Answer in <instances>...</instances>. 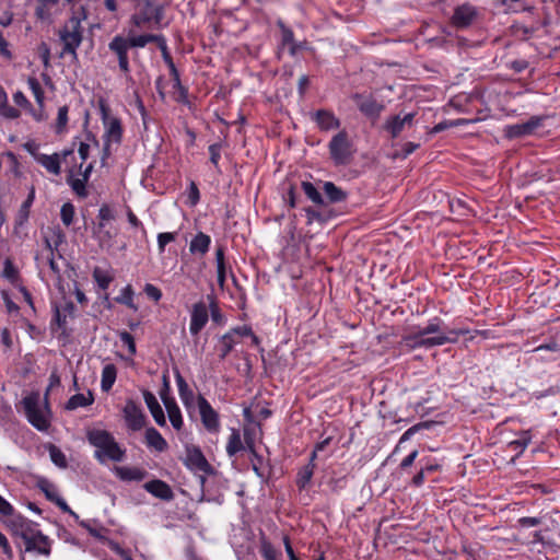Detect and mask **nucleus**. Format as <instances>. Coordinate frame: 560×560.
I'll return each mask as SVG.
<instances>
[{"label": "nucleus", "instance_id": "obj_5", "mask_svg": "<svg viewBox=\"0 0 560 560\" xmlns=\"http://www.w3.org/2000/svg\"><path fill=\"white\" fill-rule=\"evenodd\" d=\"M329 155L334 164L348 165L353 160L355 149L346 130L335 135L328 144Z\"/></svg>", "mask_w": 560, "mask_h": 560}, {"label": "nucleus", "instance_id": "obj_52", "mask_svg": "<svg viewBox=\"0 0 560 560\" xmlns=\"http://www.w3.org/2000/svg\"><path fill=\"white\" fill-rule=\"evenodd\" d=\"M38 54L42 58L44 67L47 69L50 67V49L46 43H40L38 46Z\"/></svg>", "mask_w": 560, "mask_h": 560}, {"label": "nucleus", "instance_id": "obj_14", "mask_svg": "<svg viewBox=\"0 0 560 560\" xmlns=\"http://www.w3.org/2000/svg\"><path fill=\"white\" fill-rule=\"evenodd\" d=\"M540 126V118L532 117L528 121L508 126L504 130L508 138H517L530 135Z\"/></svg>", "mask_w": 560, "mask_h": 560}, {"label": "nucleus", "instance_id": "obj_23", "mask_svg": "<svg viewBox=\"0 0 560 560\" xmlns=\"http://www.w3.org/2000/svg\"><path fill=\"white\" fill-rule=\"evenodd\" d=\"M161 397H162V400L167 410V415H168L172 425L176 430H179L183 425V419H182V413H180L178 406L176 405L174 399L168 398V397L164 396L163 394H161Z\"/></svg>", "mask_w": 560, "mask_h": 560}, {"label": "nucleus", "instance_id": "obj_58", "mask_svg": "<svg viewBox=\"0 0 560 560\" xmlns=\"http://www.w3.org/2000/svg\"><path fill=\"white\" fill-rule=\"evenodd\" d=\"M158 46H159V48L162 51V55H163V58H164L165 62L167 65H172L173 63V59H172V57H171V55L168 52L166 40H165V38L163 36L160 39V42L158 43Z\"/></svg>", "mask_w": 560, "mask_h": 560}, {"label": "nucleus", "instance_id": "obj_21", "mask_svg": "<svg viewBox=\"0 0 560 560\" xmlns=\"http://www.w3.org/2000/svg\"><path fill=\"white\" fill-rule=\"evenodd\" d=\"M105 126L107 138L105 143V153L107 154L110 142L119 143L121 141L122 128L118 118H110Z\"/></svg>", "mask_w": 560, "mask_h": 560}, {"label": "nucleus", "instance_id": "obj_8", "mask_svg": "<svg viewBox=\"0 0 560 560\" xmlns=\"http://www.w3.org/2000/svg\"><path fill=\"white\" fill-rule=\"evenodd\" d=\"M198 408L202 424L210 432H218L220 428L219 415L203 396H198Z\"/></svg>", "mask_w": 560, "mask_h": 560}, {"label": "nucleus", "instance_id": "obj_55", "mask_svg": "<svg viewBox=\"0 0 560 560\" xmlns=\"http://www.w3.org/2000/svg\"><path fill=\"white\" fill-rule=\"evenodd\" d=\"M513 30H514V34L522 39L529 38L533 35V33L535 32L534 27H527L524 25H515V26H513Z\"/></svg>", "mask_w": 560, "mask_h": 560}, {"label": "nucleus", "instance_id": "obj_42", "mask_svg": "<svg viewBox=\"0 0 560 560\" xmlns=\"http://www.w3.org/2000/svg\"><path fill=\"white\" fill-rule=\"evenodd\" d=\"M116 301L120 304L127 305L132 310H137L136 305L133 304V290L131 285L124 288L120 295L116 298Z\"/></svg>", "mask_w": 560, "mask_h": 560}, {"label": "nucleus", "instance_id": "obj_11", "mask_svg": "<svg viewBox=\"0 0 560 560\" xmlns=\"http://www.w3.org/2000/svg\"><path fill=\"white\" fill-rule=\"evenodd\" d=\"M108 47L117 56L120 70L125 73L129 72L128 49L131 47L129 40L118 35L112 39Z\"/></svg>", "mask_w": 560, "mask_h": 560}, {"label": "nucleus", "instance_id": "obj_13", "mask_svg": "<svg viewBox=\"0 0 560 560\" xmlns=\"http://www.w3.org/2000/svg\"><path fill=\"white\" fill-rule=\"evenodd\" d=\"M353 100L359 109L369 117L376 118L384 109V105L378 103L375 98L371 96L364 97L361 94H354Z\"/></svg>", "mask_w": 560, "mask_h": 560}, {"label": "nucleus", "instance_id": "obj_56", "mask_svg": "<svg viewBox=\"0 0 560 560\" xmlns=\"http://www.w3.org/2000/svg\"><path fill=\"white\" fill-rule=\"evenodd\" d=\"M200 199V194L197 185L191 182L189 185L188 200L191 206H196Z\"/></svg>", "mask_w": 560, "mask_h": 560}, {"label": "nucleus", "instance_id": "obj_24", "mask_svg": "<svg viewBox=\"0 0 560 560\" xmlns=\"http://www.w3.org/2000/svg\"><path fill=\"white\" fill-rule=\"evenodd\" d=\"M145 442L149 447L158 452H164L167 448V442L154 428H148L145 430Z\"/></svg>", "mask_w": 560, "mask_h": 560}, {"label": "nucleus", "instance_id": "obj_41", "mask_svg": "<svg viewBox=\"0 0 560 560\" xmlns=\"http://www.w3.org/2000/svg\"><path fill=\"white\" fill-rule=\"evenodd\" d=\"M302 188L305 195L316 205H323L324 200L319 191L314 187L312 183L303 182Z\"/></svg>", "mask_w": 560, "mask_h": 560}, {"label": "nucleus", "instance_id": "obj_38", "mask_svg": "<svg viewBox=\"0 0 560 560\" xmlns=\"http://www.w3.org/2000/svg\"><path fill=\"white\" fill-rule=\"evenodd\" d=\"M68 112L69 108L67 105H63L58 109V116L55 125V130L57 133H63L66 131L68 124Z\"/></svg>", "mask_w": 560, "mask_h": 560}, {"label": "nucleus", "instance_id": "obj_36", "mask_svg": "<svg viewBox=\"0 0 560 560\" xmlns=\"http://www.w3.org/2000/svg\"><path fill=\"white\" fill-rule=\"evenodd\" d=\"M314 469L315 464L308 463L299 471L296 483L301 489L305 488L306 485L311 481Z\"/></svg>", "mask_w": 560, "mask_h": 560}, {"label": "nucleus", "instance_id": "obj_44", "mask_svg": "<svg viewBox=\"0 0 560 560\" xmlns=\"http://www.w3.org/2000/svg\"><path fill=\"white\" fill-rule=\"evenodd\" d=\"M61 221L65 225L69 226L73 222L74 207L72 203L67 202L62 205L60 210Z\"/></svg>", "mask_w": 560, "mask_h": 560}, {"label": "nucleus", "instance_id": "obj_10", "mask_svg": "<svg viewBox=\"0 0 560 560\" xmlns=\"http://www.w3.org/2000/svg\"><path fill=\"white\" fill-rule=\"evenodd\" d=\"M124 418L127 427L132 431H139L144 425L145 417L140 407L131 399L124 407Z\"/></svg>", "mask_w": 560, "mask_h": 560}, {"label": "nucleus", "instance_id": "obj_57", "mask_svg": "<svg viewBox=\"0 0 560 560\" xmlns=\"http://www.w3.org/2000/svg\"><path fill=\"white\" fill-rule=\"evenodd\" d=\"M177 384H178L179 395H180L183 401H186V394H189L190 396H192V392L188 388L187 383L179 374L177 375Z\"/></svg>", "mask_w": 560, "mask_h": 560}, {"label": "nucleus", "instance_id": "obj_9", "mask_svg": "<svg viewBox=\"0 0 560 560\" xmlns=\"http://www.w3.org/2000/svg\"><path fill=\"white\" fill-rule=\"evenodd\" d=\"M184 463L188 468L194 470H199L206 474L212 471L211 465L208 463L200 448L196 446L186 447V457Z\"/></svg>", "mask_w": 560, "mask_h": 560}, {"label": "nucleus", "instance_id": "obj_31", "mask_svg": "<svg viewBox=\"0 0 560 560\" xmlns=\"http://www.w3.org/2000/svg\"><path fill=\"white\" fill-rule=\"evenodd\" d=\"M238 340L235 338V334L229 331L224 336H222L220 340V359H225L226 355L232 351L235 343H237Z\"/></svg>", "mask_w": 560, "mask_h": 560}, {"label": "nucleus", "instance_id": "obj_18", "mask_svg": "<svg viewBox=\"0 0 560 560\" xmlns=\"http://www.w3.org/2000/svg\"><path fill=\"white\" fill-rule=\"evenodd\" d=\"M138 5L140 11L131 16V23L136 27H141L153 19V4L151 0H140Z\"/></svg>", "mask_w": 560, "mask_h": 560}, {"label": "nucleus", "instance_id": "obj_33", "mask_svg": "<svg viewBox=\"0 0 560 560\" xmlns=\"http://www.w3.org/2000/svg\"><path fill=\"white\" fill-rule=\"evenodd\" d=\"M324 191L331 202H339L346 199V192L331 182L324 184Z\"/></svg>", "mask_w": 560, "mask_h": 560}, {"label": "nucleus", "instance_id": "obj_12", "mask_svg": "<svg viewBox=\"0 0 560 560\" xmlns=\"http://www.w3.org/2000/svg\"><path fill=\"white\" fill-rule=\"evenodd\" d=\"M208 308L203 302L194 304L191 310V320L189 330L192 335H198L208 322Z\"/></svg>", "mask_w": 560, "mask_h": 560}, {"label": "nucleus", "instance_id": "obj_32", "mask_svg": "<svg viewBox=\"0 0 560 560\" xmlns=\"http://www.w3.org/2000/svg\"><path fill=\"white\" fill-rule=\"evenodd\" d=\"M46 448L49 452L51 462L56 466H58L59 468H67L68 463H67L66 455L59 447H57L55 444L49 443V444H47Z\"/></svg>", "mask_w": 560, "mask_h": 560}, {"label": "nucleus", "instance_id": "obj_51", "mask_svg": "<svg viewBox=\"0 0 560 560\" xmlns=\"http://www.w3.org/2000/svg\"><path fill=\"white\" fill-rule=\"evenodd\" d=\"M39 488L45 492L46 494V498L54 502L56 500V498L58 497L54 486L47 481V480H42L39 481L38 483Z\"/></svg>", "mask_w": 560, "mask_h": 560}, {"label": "nucleus", "instance_id": "obj_61", "mask_svg": "<svg viewBox=\"0 0 560 560\" xmlns=\"http://www.w3.org/2000/svg\"><path fill=\"white\" fill-rule=\"evenodd\" d=\"M518 523L522 527H534L541 523V520L538 517H522L518 520Z\"/></svg>", "mask_w": 560, "mask_h": 560}, {"label": "nucleus", "instance_id": "obj_20", "mask_svg": "<svg viewBox=\"0 0 560 560\" xmlns=\"http://www.w3.org/2000/svg\"><path fill=\"white\" fill-rule=\"evenodd\" d=\"M114 472L124 481H141L147 476L143 469L128 466H115Z\"/></svg>", "mask_w": 560, "mask_h": 560}, {"label": "nucleus", "instance_id": "obj_3", "mask_svg": "<svg viewBox=\"0 0 560 560\" xmlns=\"http://www.w3.org/2000/svg\"><path fill=\"white\" fill-rule=\"evenodd\" d=\"M22 405L30 423L39 431H46L50 425V409L48 399L44 397V405L40 404L39 392H32L26 395Z\"/></svg>", "mask_w": 560, "mask_h": 560}, {"label": "nucleus", "instance_id": "obj_7", "mask_svg": "<svg viewBox=\"0 0 560 560\" xmlns=\"http://www.w3.org/2000/svg\"><path fill=\"white\" fill-rule=\"evenodd\" d=\"M477 18V9L469 3H464L455 8L451 22L457 28H466L470 26Z\"/></svg>", "mask_w": 560, "mask_h": 560}, {"label": "nucleus", "instance_id": "obj_30", "mask_svg": "<svg viewBox=\"0 0 560 560\" xmlns=\"http://www.w3.org/2000/svg\"><path fill=\"white\" fill-rule=\"evenodd\" d=\"M67 183L70 185V187L77 194L78 197H80V198L88 197L89 192L85 187L88 182L83 180V178H74L72 171L69 172Z\"/></svg>", "mask_w": 560, "mask_h": 560}, {"label": "nucleus", "instance_id": "obj_19", "mask_svg": "<svg viewBox=\"0 0 560 560\" xmlns=\"http://www.w3.org/2000/svg\"><path fill=\"white\" fill-rule=\"evenodd\" d=\"M143 398H144V401H145L152 417L154 418L155 422L159 425H165L166 420H165L164 411H163L162 407L160 406L155 396L149 390H143Z\"/></svg>", "mask_w": 560, "mask_h": 560}, {"label": "nucleus", "instance_id": "obj_26", "mask_svg": "<svg viewBox=\"0 0 560 560\" xmlns=\"http://www.w3.org/2000/svg\"><path fill=\"white\" fill-rule=\"evenodd\" d=\"M211 240L210 236L199 232L190 242L189 250L192 254L205 255L209 250Z\"/></svg>", "mask_w": 560, "mask_h": 560}, {"label": "nucleus", "instance_id": "obj_39", "mask_svg": "<svg viewBox=\"0 0 560 560\" xmlns=\"http://www.w3.org/2000/svg\"><path fill=\"white\" fill-rule=\"evenodd\" d=\"M74 310V306L72 303H69L66 305L63 311H60L59 307H55V322L58 326V328H65V325L67 323V314L71 315Z\"/></svg>", "mask_w": 560, "mask_h": 560}, {"label": "nucleus", "instance_id": "obj_43", "mask_svg": "<svg viewBox=\"0 0 560 560\" xmlns=\"http://www.w3.org/2000/svg\"><path fill=\"white\" fill-rule=\"evenodd\" d=\"M503 3L506 4L510 10L515 12L529 11L533 9L529 0H503Z\"/></svg>", "mask_w": 560, "mask_h": 560}, {"label": "nucleus", "instance_id": "obj_50", "mask_svg": "<svg viewBox=\"0 0 560 560\" xmlns=\"http://www.w3.org/2000/svg\"><path fill=\"white\" fill-rule=\"evenodd\" d=\"M3 276L9 279L11 282H15L19 277V272L11 260L7 259L4 261Z\"/></svg>", "mask_w": 560, "mask_h": 560}, {"label": "nucleus", "instance_id": "obj_4", "mask_svg": "<svg viewBox=\"0 0 560 560\" xmlns=\"http://www.w3.org/2000/svg\"><path fill=\"white\" fill-rule=\"evenodd\" d=\"M84 28L78 16H71L59 30L58 35L62 44L61 56L68 54L73 59L78 58L77 49L83 40Z\"/></svg>", "mask_w": 560, "mask_h": 560}, {"label": "nucleus", "instance_id": "obj_60", "mask_svg": "<svg viewBox=\"0 0 560 560\" xmlns=\"http://www.w3.org/2000/svg\"><path fill=\"white\" fill-rule=\"evenodd\" d=\"M144 292L148 294V296L152 298L154 301H159L162 296V293L160 289H158L155 285L148 283L144 288Z\"/></svg>", "mask_w": 560, "mask_h": 560}, {"label": "nucleus", "instance_id": "obj_47", "mask_svg": "<svg viewBox=\"0 0 560 560\" xmlns=\"http://www.w3.org/2000/svg\"><path fill=\"white\" fill-rule=\"evenodd\" d=\"M115 217H114V213L112 211V209L109 208L108 205H103L100 210H98V219L101 220V222L98 223V231L102 232L103 228H104V223L105 221H110L113 220Z\"/></svg>", "mask_w": 560, "mask_h": 560}, {"label": "nucleus", "instance_id": "obj_45", "mask_svg": "<svg viewBox=\"0 0 560 560\" xmlns=\"http://www.w3.org/2000/svg\"><path fill=\"white\" fill-rule=\"evenodd\" d=\"M475 120H468V119H456V120H451V121H443V122H440L438 125H435L431 132L432 133H438V132H441L447 128H452V127H457L459 125H463V124H469V122H474Z\"/></svg>", "mask_w": 560, "mask_h": 560}, {"label": "nucleus", "instance_id": "obj_25", "mask_svg": "<svg viewBox=\"0 0 560 560\" xmlns=\"http://www.w3.org/2000/svg\"><path fill=\"white\" fill-rule=\"evenodd\" d=\"M57 5L58 0H37L35 15L42 21H49Z\"/></svg>", "mask_w": 560, "mask_h": 560}, {"label": "nucleus", "instance_id": "obj_37", "mask_svg": "<svg viewBox=\"0 0 560 560\" xmlns=\"http://www.w3.org/2000/svg\"><path fill=\"white\" fill-rule=\"evenodd\" d=\"M93 278L103 290H106L113 281V278L100 267L94 268Z\"/></svg>", "mask_w": 560, "mask_h": 560}, {"label": "nucleus", "instance_id": "obj_28", "mask_svg": "<svg viewBox=\"0 0 560 560\" xmlns=\"http://www.w3.org/2000/svg\"><path fill=\"white\" fill-rule=\"evenodd\" d=\"M117 370L114 364H107L102 372V389L108 392L116 381Z\"/></svg>", "mask_w": 560, "mask_h": 560}, {"label": "nucleus", "instance_id": "obj_6", "mask_svg": "<svg viewBox=\"0 0 560 560\" xmlns=\"http://www.w3.org/2000/svg\"><path fill=\"white\" fill-rule=\"evenodd\" d=\"M21 537L25 545V551H36L43 556H49L50 541L42 532L27 526L21 530Z\"/></svg>", "mask_w": 560, "mask_h": 560}, {"label": "nucleus", "instance_id": "obj_35", "mask_svg": "<svg viewBox=\"0 0 560 560\" xmlns=\"http://www.w3.org/2000/svg\"><path fill=\"white\" fill-rule=\"evenodd\" d=\"M162 38V35L156 34H147V35H139L133 36L130 38H127L131 45V47H144L149 43H159Z\"/></svg>", "mask_w": 560, "mask_h": 560}, {"label": "nucleus", "instance_id": "obj_59", "mask_svg": "<svg viewBox=\"0 0 560 560\" xmlns=\"http://www.w3.org/2000/svg\"><path fill=\"white\" fill-rule=\"evenodd\" d=\"M60 386V377L59 375L56 373V372H52L49 376V384H48V387L46 389V393H45V398L48 399V395H49V392L54 388V387H58Z\"/></svg>", "mask_w": 560, "mask_h": 560}, {"label": "nucleus", "instance_id": "obj_62", "mask_svg": "<svg viewBox=\"0 0 560 560\" xmlns=\"http://www.w3.org/2000/svg\"><path fill=\"white\" fill-rule=\"evenodd\" d=\"M210 161L217 166L220 159V145L218 143L209 147Z\"/></svg>", "mask_w": 560, "mask_h": 560}, {"label": "nucleus", "instance_id": "obj_17", "mask_svg": "<svg viewBox=\"0 0 560 560\" xmlns=\"http://www.w3.org/2000/svg\"><path fill=\"white\" fill-rule=\"evenodd\" d=\"M415 114H407L405 117L393 116L390 117L386 124L385 129L392 135L393 138H396L405 128V126H411L413 121Z\"/></svg>", "mask_w": 560, "mask_h": 560}, {"label": "nucleus", "instance_id": "obj_15", "mask_svg": "<svg viewBox=\"0 0 560 560\" xmlns=\"http://www.w3.org/2000/svg\"><path fill=\"white\" fill-rule=\"evenodd\" d=\"M143 487L148 492L159 499L171 501L174 498L172 488L162 480H152L145 482Z\"/></svg>", "mask_w": 560, "mask_h": 560}, {"label": "nucleus", "instance_id": "obj_53", "mask_svg": "<svg viewBox=\"0 0 560 560\" xmlns=\"http://www.w3.org/2000/svg\"><path fill=\"white\" fill-rule=\"evenodd\" d=\"M175 240V233H160L158 235V244H159V250L160 253H163L165 249L166 244L173 242Z\"/></svg>", "mask_w": 560, "mask_h": 560}, {"label": "nucleus", "instance_id": "obj_16", "mask_svg": "<svg viewBox=\"0 0 560 560\" xmlns=\"http://www.w3.org/2000/svg\"><path fill=\"white\" fill-rule=\"evenodd\" d=\"M314 119L323 131H329L340 127V120L334 115V113L326 109L317 110L314 114Z\"/></svg>", "mask_w": 560, "mask_h": 560}, {"label": "nucleus", "instance_id": "obj_40", "mask_svg": "<svg viewBox=\"0 0 560 560\" xmlns=\"http://www.w3.org/2000/svg\"><path fill=\"white\" fill-rule=\"evenodd\" d=\"M27 83L35 96L37 104L39 105V107H43L45 94H44V91H43L38 80L34 77H30L27 80Z\"/></svg>", "mask_w": 560, "mask_h": 560}, {"label": "nucleus", "instance_id": "obj_34", "mask_svg": "<svg viewBox=\"0 0 560 560\" xmlns=\"http://www.w3.org/2000/svg\"><path fill=\"white\" fill-rule=\"evenodd\" d=\"M34 198H35V189H34V187H32L26 200L22 203V206L19 210V214H18V223L19 224H23L24 222L27 221L28 215H30V208L34 201Z\"/></svg>", "mask_w": 560, "mask_h": 560}, {"label": "nucleus", "instance_id": "obj_64", "mask_svg": "<svg viewBox=\"0 0 560 560\" xmlns=\"http://www.w3.org/2000/svg\"><path fill=\"white\" fill-rule=\"evenodd\" d=\"M231 332H234L235 338L240 341V338L250 336L253 331L249 327L243 326L232 329Z\"/></svg>", "mask_w": 560, "mask_h": 560}, {"label": "nucleus", "instance_id": "obj_54", "mask_svg": "<svg viewBox=\"0 0 560 560\" xmlns=\"http://www.w3.org/2000/svg\"><path fill=\"white\" fill-rule=\"evenodd\" d=\"M430 425H431L430 422H421V423L415 424L413 427L409 428L402 434V436L400 438V443L409 440L411 438V435L415 434L416 432H418L419 430L424 429V428H429Z\"/></svg>", "mask_w": 560, "mask_h": 560}, {"label": "nucleus", "instance_id": "obj_22", "mask_svg": "<svg viewBox=\"0 0 560 560\" xmlns=\"http://www.w3.org/2000/svg\"><path fill=\"white\" fill-rule=\"evenodd\" d=\"M35 160L44 166L49 173L54 175H59L61 172L60 167V154L54 153L51 155L47 154H36Z\"/></svg>", "mask_w": 560, "mask_h": 560}, {"label": "nucleus", "instance_id": "obj_48", "mask_svg": "<svg viewBox=\"0 0 560 560\" xmlns=\"http://www.w3.org/2000/svg\"><path fill=\"white\" fill-rule=\"evenodd\" d=\"M261 553L266 560H278V551L269 541L261 542Z\"/></svg>", "mask_w": 560, "mask_h": 560}, {"label": "nucleus", "instance_id": "obj_1", "mask_svg": "<svg viewBox=\"0 0 560 560\" xmlns=\"http://www.w3.org/2000/svg\"><path fill=\"white\" fill-rule=\"evenodd\" d=\"M469 334L468 329H453L448 334L444 332L439 323H430L419 331L404 337L405 343L410 348L425 347L431 348L442 346L447 342H456L460 335Z\"/></svg>", "mask_w": 560, "mask_h": 560}, {"label": "nucleus", "instance_id": "obj_63", "mask_svg": "<svg viewBox=\"0 0 560 560\" xmlns=\"http://www.w3.org/2000/svg\"><path fill=\"white\" fill-rule=\"evenodd\" d=\"M0 513L5 516L13 514L12 505L1 495H0Z\"/></svg>", "mask_w": 560, "mask_h": 560}, {"label": "nucleus", "instance_id": "obj_29", "mask_svg": "<svg viewBox=\"0 0 560 560\" xmlns=\"http://www.w3.org/2000/svg\"><path fill=\"white\" fill-rule=\"evenodd\" d=\"M242 450H244V445L241 440V433L237 429H232L226 445V453L232 457Z\"/></svg>", "mask_w": 560, "mask_h": 560}, {"label": "nucleus", "instance_id": "obj_27", "mask_svg": "<svg viewBox=\"0 0 560 560\" xmlns=\"http://www.w3.org/2000/svg\"><path fill=\"white\" fill-rule=\"evenodd\" d=\"M94 398L91 392L88 395L75 394L67 401L66 408L68 410H74L79 407H85L93 402Z\"/></svg>", "mask_w": 560, "mask_h": 560}, {"label": "nucleus", "instance_id": "obj_46", "mask_svg": "<svg viewBox=\"0 0 560 560\" xmlns=\"http://www.w3.org/2000/svg\"><path fill=\"white\" fill-rule=\"evenodd\" d=\"M0 114L3 117L9 118V119H16L21 115L19 109H16L8 104V96H5L4 103L0 104Z\"/></svg>", "mask_w": 560, "mask_h": 560}, {"label": "nucleus", "instance_id": "obj_49", "mask_svg": "<svg viewBox=\"0 0 560 560\" xmlns=\"http://www.w3.org/2000/svg\"><path fill=\"white\" fill-rule=\"evenodd\" d=\"M119 338L122 341V343L127 346L129 354L135 355L137 350L135 338L132 337V335L129 334L128 331H121L119 334Z\"/></svg>", "mask_w": 560, "mask_h": 560}, {"label": "nucleus", "instance_id": "obj_2", "mask_svg": "<svg viewBox=\"0 0 560 560\" xmlns=\"http://www.w3.org/2000/svg\"><path fill=\"white\" fill-rule=\"evenodd\" d=\"M89 442L95 447L94 457L100 463L121 462L126 451L119 446L114 436L106 430H92L88 432Z\"/></svg>", "mask_w": 560, "mask_h": 560}]
</instances>
